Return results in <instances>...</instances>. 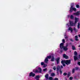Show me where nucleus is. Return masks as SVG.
Instances as JSON below:
<instances>
[{
	"label": "nucleus",
	"mask_w": 80,
	"mask_h": 80,
	"mask_svg": "<svg viewBox=\"0 0 80 80\" xmlns=\"http://www.w3.org/2000/svg\"><path fill=\"white\" fill-rule=\"evenodd\" d=\"M62 42H63V43H65V39H63L62 40Z\"/></svg>",
	"instance_id": "nucleus-37"
},
{
	"label": "nucleus",
	"mask_w": 80,
	"mask_h": 80,
	"mask_svg": "<svg viewBox=\"0 0 80 80\" xmlns=\"http://www.w3.org/2000/svg\"><path fill=\"white\" fill-rule=\"evenodd\" d=\"M77 8H79L80 7V6L78 4L76 5Z\"/></svg>",
	"instance_id": "nucleus-36"
},
{
	"label": "nucleus",
	"mask_w": 80,
	"mask_h": 80,
	"mask_svg": "<svg viewBox=\"0 0 80 80\" xmlns=\"http://www.w3.org/2000/svg\"><path fill=\"white\" fill-rule=\"evenodd\" d=\"M76 70H79V68L78 67H76L75 68Z\"/></svg>",
	"instance_id": "nucleus-29"
},
{
	"label": "nucleus",
	"mask_w": 80,
	"mask_h": 80,
	"mask_svg": "<svg viewBox=\"0 0 80 80\" xmlns=\"http://www.w3.org/2000/svg\"><path fill=\"white\" fill-rule=\"evenodd\" d=\"M72 50H75V47L74 46H72Z\"/></svg>",
	"instance_id": "nucleus-32"
},
{
	"label": "nucleus",
	"mask_w": 80,
	"mask_h": 80,
	"mask_svg": "<svg viewBox=\"0 0 80 80\" xmlns=\"http://www.w3.org/2000/svg\"><path fill=\"white\" fill-rule=\"evenodd\" d=\"M69 17V16H68V17Z\"/></svg>",
	"instance_id": "nucleus-51"
},
{
	"label": "nucleus",
	"mask_w": 80,
	"mask_h": 80,
	"mask_svg": "<svg viewBox=\"0 0 80 80\" xmlns=\"http://www.w3.org/2000/svg\"><path fill=\"white\" fill-rule=\"evenodd\" d=\"M60 70H61V69L60 68V66L58 65L57 66V72L58 73V72H59Z\"/></svg>",
	"instance_id": "nucleus-5"
},
{
	"label": "nucleus",
	"mask_w": 80,
	"mask_h": 80,
	"mask_svg": "<svg viewBox=\"0 0 80 80\" xmlns=\"http://www.w3.org/2000/svg\"><path fill=\"white\" fill-rule=\"evenodd\" d=\"M44 62L45 63H48V59L47 58H46L45 59Z\"/></svg>",
	"instance_id": "nucleus-13"
},
{
	"label": "nucleus",
	"mask_w": 80,
	"mask_h": 80,
	"mask_svg": "<svg viewBox=\"0 0 80 80\" xmlns=\"http://www.w3.org/2000/svg\"><path fill=\"white\" fill-rule=\"evenodd\" d=\"M43 70V72H47V68L44 69Z\"/></svg>",
	"instance_id": "nucleus-21"
},
{
	"label": "nucleus",
	"mask_w": 80,
	"mask_h": 80,
	"mask_svg": "<svg viewBox=\"0 0 80 80\" xmlns=\"http://www.w3.org/2000/svg\"><path fill=\"white\" fill-rule=\"evenodd\" d=\"M55 60V58H54V57H53V56L52 57V59H51V61L52 62H53V61H54Z\"/></svg>",
	"instance_id": "nucleus-17"
},
{
	"label": "nucleus",
	"mask_w": 80,
	"mask_h": 80,
	"mask_svg": "<svg viewBox=\"0 0 80 80\" xmlns=\"http://www.w3.org/2000/svg\"><path fill=\"white\" fill-rule=\"evenodd\" d=\"M70 18L71 19H73V15H71L70 17Z\"/></svg>",
	"instance_id": "nucleus-30"
},
{
	"label": "nucleus",
	"mask_w": 80,
	"mask_h": 80,
	"mask_svg": "<svg viewBox=\"0 0 80 80\" xmlns=\"http://www.w3.org/2000/svg\"><path fill=\"white\" fill-rule=\"evenodd\" d=\"M65 62H66V60H62L61 61V63H62V64H63V63H65Z\"/></svg>",
	"instance_id": "nucleus-25"
},
{
	"label": "nucleus",
	"mask_w": 80,
	"mask_h": 80,
	"mask_svg": "<svg viewBox=\"0 0 80 80\" xmlns=\"http://www.w3.org/2000/svg\"><path fill=\"white\" fill-rule=\"evenodd\" d=\"M60 58H58L56 59V60L57 61L58 64L59 63V61H60Z\"/></svg>",
	"instance_id": "nucleus-11"
},
{
	"label": "nucleus",
	"mask_w": 80,
	"mask_h": 80,
	"mask_svg": "<svg viewBox=\"0 0 80 80\" xmlns=\"http://www.w3.org/2000/svg\"><path fill=\"white\" fill-rule=\"evenodd\" d=\"M75 40L76 41H78V36H76L75 37Z\"/></svg>",
	"instance_id": "nucleus-14"
},
{
	"label": "nucleus",
	"mask_w": 80,
	"mask_h": 80,
	"mask_svg": "<svg viewBox=\"0 0 80 80\" xmlns=\"http://www.w3.org/2000/svg\"><path fill=\"white\" fill-rule=\"evenodd\" d=\"M70 40L71 41V42H73V40L72 39H70Z\"/></svg>",
	"instance_id": "nucleus-46"
},
{
	"label": "nucleus",
	"mask_w": 80,
	"mask_h": 80,
	"mask_svg": "<svg viewBox=\"0 0 80 80\" xmlns=\"http://www.w3.org/2000/svg\"><path fill=\"white\" fill-rule=\"evenodd\" d=\"M73 30H74V31H75V32H78V30L76 29V28H75L74 27L73 28Z\"/></svg>",
	"instance_id": "nucleus-19"
},
{
	"label": "nucleus",
	"mask_w": 80,
	"mask_h": 80,
	"mask_svg": "<svg viewBox=\"0 0 80 80\" xmlns=\"http://www.w3.org/2000/svg\"><path fill=\"white\" fill-rule=\"evenodd\" d=\"M60 68L61 69V68H63V66L61 65Z\"/></svg>",
	"instance_id": "nucleus-40"
},
{
	"label": "nucleus",
	"mask_w": 80,
	"mask_h": 80,
	"mask_svg": "<svg viewBox=\"0 0 80 80\" xmlns=\"http://www.w3.org/2000/svg\"><path fill=\"white\" fill-rule=\"evenodd\" d=\"M76 8H73L72 6H71L69 11L70 12H73V10L74 12H76Z\"/></svg>",
	"instance_id": "nucleus-3"
},
{
	"label": "nucleus",
	"mask_w": 80,
	"mask_h": 80,
	"mask_svg": "<svg viewBox=\"0 0 80 80\" xmlns=\"http://www.w3.org/2000/svg\"><path fill=\"white\" fill-rule=\"evenodd\" d=\"M45 64L44 62H41V65H44Z\"/></svg>",
	"instance_id": "nucleus-33"
},
{
	"label": "nucleus",
	"mask_w": 80,
	"mask_h": 80,
	"mask_svg": "<svg viewBox=\"0 0 80 80\" xmlns=\"http://www.w3.org/2000/svg\"><path fill=\"white\" fill-rule=\"evenodd\" d=\"M51 57H52L50 56H47V58H48L49 59H50V58H51Z\"/></svg>",
	"instance_id": "nucleus-28"
},
{
	"label": "nucleus",
	"mask_w": 80,
	"mask_h": 80,
	"mask_svg": "<svg viewBox=\"0 0 80 80\" xmlns=\"http://www.w3.org/2000/svg\"><path fill=\"white\" fill-rule=\"evenodd\" d=\"M75 69H73L72 70V73H75Z\"/></svg>",
	"instance_id": "nucleus-27"
},
{
	"label": "nucleus",
	"mask_w": 80,
	"mask_h": 80,
	"mask_svg": "<svg viewBox=\"0 0 80 80\" xmlns=\"http://www.w3.org/2000/svg\"><path fill=\"white\" fill-rule=\"evenodd\" d=\"M68 30H70L71 33H72L73 32V29L71 27H69L68 28Z\"/></svg>",
	"instance_id": "nucleus-12"
},
{
	"label": "nucleus",
	"mask_w": 80,
	"mask_h": 80,
	"mask_svg": "<svg viewBox=\"0 0 80 80\" xmlns=\"http://www.w3.org/2000/svg\"><path fill=\"white\" fill-rule=\"evenodd\" d=\"M38 69L39 70V73H41L42 72V69L41 68H38Z\"/></svg>",
	"instance_id": "nucleus-20"
},
{
	"label": "nucleus",
	"mask_w": 80,
	"mask_h": 80,
	"mask_svg": "<svg viewBox=\"0 0 80 80\" xmlns=\"http://www.w3.org/2000/svg\"><path fill=\"white\" fill-rule=\"evenodd\" d=\"M74 55L75 56H74V59L75 61H76L77 60H78V57L77 56V55H78L77 52L75 51L74 52Z\"/></svg>",
	"instance_id": "nucleus-2"
},
{
	"label": "nucleus",
	"mask_w": 80,
	"mask_h": 80,
	"mask_svg": "<svg viewBox=\"0 0 80 80\" xmlns=\"http://www.w3.org/2000/svg\"><path fill=\"white\" fill-rule=\"evenodd\" d=\"M64 37H65V39H68V37L67 36L66 34H65Z\"/></svg>",
	"instance_id": "nucleus-22"
},
{
	"label": "nucleus",
	"mask_w": 80,
	"mask_h": 80,
	"mask_svg": "<svg viewBox=\"0 0 80 80\" xmlns=\"http://www.w3.org/2000/svg\"><path fill=\"white\" fill-rule=\"evenodd\" d=\"M35 74L34 73H33L32 72H31L29 74V77H35Z\"/></svg>",
	"instance_id": "nucleus-6"
},
{
	"label": "nucleus",
	"mask_w": 80,
	"mask_h": 80,
	"mask_svg": "<svg viewBox=\"0 0 80 80\" xmlns=\"http://www.w3.org/2000/svg\"><path fill=\"white\" fill-rule=\"evenodd\" d=\"M78 64L79 65H80V62H78Z\"/></svg>",
	"instance_id": "nucleus-44"
},
{
	"label": "nucleus",
	"mask_w": 80,
	"mask_h": 80,
	"mask_svg": "<svg viewBox=\"0 0 80 80\" xmlns=\"http://www.w3.org/2000/svg\"><path fill=\"white\" fill-rule=\"evenodd\" d=\"M47 66V64H44L43 66V68H45V67H46Z\"/></svg>",
	"instance_id": "nucleus-34"
},
{
	"label": "nucleus",
	"mask_w": 80,
	"mask_h": 80,
	"mask_svg": "<svg viewBox=\"0 0 80 80\" xmlns=\"http://www.w3.org/2000/svg\"><path fill=\"white\" fill-rule=\"evenodd\" d=\"M54 80H58V78H54Z\"/></svg>",
	"instance_id": "nucleus-39"
},
{
	"label": "nucleus",
	"mask_w": 80,
	"mask_h": 80,
	"mask_svg": "<svg viewBox=\"0 0 80 80\" xmlns=\"http://www.w3.org/2000/svg\"><path fill=\"white\" fill-rule=\"evenodd\" d=\"M80 23H78V28L79 29V28H80Z\"/></svg>",
	"instance_id": "nucleus-23"
},
{
	"label": "nucleus",
	"mask_w": 80,
	"mask_h": 80,
	"mask_svg": "<svg viewBox=\"0 0 80 80\" xmlns=\"http://www.w3.org/2000/svg\"><path fill=\"white\" fill-rule=\"evenodd\" d=\"M62 65L64 67H65V64H64V63L62 64Z\"/></svg>",
	"instance_id": "nucleus-45"
},
{
	"label": "nucleus",
	"mask_w": 80,
	"mask_h": 80,
	"mask_svg": "<svg viewBox=\"0 0 80 80\" xmlns=\"http://www.w3.org/2000/svg\"><path fill=\"white\" fill-rule=\"evenodd\" d=\"M53 69L54 70H56V69H57V67L56 66H54L53 68Z\"/></svg>",
	"instance_id": "nucleus-24"
},
{
	"label": "nucleus",
	"mask_w": 80,
	"mask_h": 80,
	"mask_svg": "<svg viewBox=\"0 0 80 80\" xmlns=\"http://www.w3.org/2000/svg\"><path fill=\"white\" fill-rule=\"evenodd\" d=\"M63 45H64V43H61L60 45V48L61 49H62V48H63V47H64V46H63Z\"/></svg>",
	"instance_id": "nucleus-7"
},
{
	"label": "nucleus",
	"mask_w": 80,
	"mask_h": 80,
	"mask_svg": "<svg viewBox=\"0 0 80 80\" xmlns=\"http://www.w3.org/2000/svg\"><path fill=\"white\" fill-rule=\"evenodd\" d=\"M68 46V45L66 46V47L64 46L63 48V49L64 50V51H67V50H68V48H67V47Z\"/></svg>",
	"instance_id": "nucleus-9"
},
{
	"label": "nucleus",
	"mask_w": 80,
	"mask_h": 80,
	"mask_svg": "<svg viewBox=\"0 0 80 80\" xmlns=\"http://www.w3.org/2000/svg\"><path fill=\"white\" fill-rule=\"evenodd\" d=\"M74 15L78 16L80 15V11H78L77 12L73 13Z\"/></svg>",
	"instance_id": "nucleus-8"
},
{
	"label": "nucleus",
	"mask_w": 80,
	"mask_h": 80,
	"mask_svg": "<svg viewBox=\"0 0 80 80\" xmlns=\"http://www.w3.org/2000/svg\"><path fill=\"white\" fill-rule=\"evenodd\" d=\"M63 58H66V59H68V57L67 56V55H66L65 54H64L63 55Z\"/></svg>",
	"instance_id": "nucleus-10"
},
{
	"label": "nucleus",
	"mask_w": 80,
	"mask_h": 80,
	"mask_svg": "<svg viewBox=\"0 0 80 80\" xmlns=\"http://www.w3.org/2000/svg\"><path fill=\"white\" fill-rule=\"evenodd\" d=\"M52 79H53V78L52 77H49V80H52Z\"/></svg>",
	"instance_id": "nucleus-31"
},
{
	"label": "nucleus",
	"mask_w": 80,
	"mask_h": 80,
	"mask_svg": "<svg viewBox=\"0 0 80 80\" xmlns=\"http://www.w3.org/2000/svg\"><path fill=\"white\" fill-rule=\"evenodd\" d=\"M37 80H39V79H37Z\"/></svg>",
	"instance_id": "nucleus-50"
},
{
	"label": "nucleus",
	"mask_w": 80,
	"mask_h": 80,
	"mask_svg": "<svg viewBox=\"0 0 80 80\" xmlns=\"http://www.w3.org/2000/svg\"><path fill=\"white\" fill-rule=\"evenodd\" d=\"M78 21H79V18H75V23H73V22L72 21L70 22V26H75V25L77 23V22H78Z\"/></svg>",
	"instance_id": "nucleus-1"
},
{
	"label": "nucleus",
	"mask_w": 80,
	"mask_h": 80,
	"mask_svg": "<svg viewBox=\"0 0 80 80\" xmlns=\"http://www.w3.org/2000/svg\"><path fill=\"white\" fill-rule=\"evenodd\" d=\"M40 78V76L39 75H37L36 76V77L35 78V79H39V78Z\"/></svg>",
	"instance_id": "nucleus-16"
},
{
	"label": "nucleus",
	"mask_w": 80,
	"mask_h": 80,
	"mask_svg": "<svg viewBox=\"0 0 80 80\" xmlns=\"http://www.w3.org/2000/svg\"><path fill=\"white\" fill-rule=\"evenodd\" d=\"M69 79H70V80H72V79H73V77H70L69 78Z\"/></svg>",
	"instance_id": "nucleus-38"
},
{
	"label": "nucleus",
	"mask_w": 80,
	"mask_h": 80,
	"mask_svg": "<svg viewBox=\"0 0 80 80\" xmlns=\"http://www.w3.org/2000/svg\"><path fill=\"white\" fill-rule=\"evenodd\" d=\"M71 61L70 60H66L65 61V63L66 65H68L70 64Z\"/></svg>",
	"instance_id": "nucleus-4"
},
{
	"label": "nucleus",
	"mask_w": 80,
	"mask_h": 80,
	"mask_svg": "<svg viewBox=\"0 0 80 80\" xmlns=\"http://www.w3.org/2000/svg\"><path fill=\"white\" fill-rule=\"evenodd\" d=\"M33 71L35 72V73H39V71L37 70H36L35 71L34 70H33Z\"/></svg>",
	"instance_id": "nucleus-26"
},
{
	"label": "nucleus",
	"mask_w": 80,
	"mask_h": 80,
	"mask_svg": "<svg viewBox=\"0 0 80 80\" xmlns=\"http://www.w3.org/2000/svg\"><path fill=\"white\" fill-rule=\"evenodd\" d=\"M45 78L46 79L48 78V74H47L46 75H45Z\"/></svg>",
	"instance_id": "nucleus-18"
},
{
	"label": "nucleus",
	"mask_w": 80,
	"mask_h": 80,
	"mask_svg": "<svg viewBox=\"0 0 80 80\" xmlns=\"http://www.w3.org/2000/svg\"><path fill=\"white\" fill-rule=\"evenodd\" d=\"M52 72V70L51 69H50L49 71V73H51Z\"/></svg>",
	"instance_id": "nucleus-42"
},
{
	"label": "nucleus",
	"mask_w": 80,
	"mask_h": 80,
	"mask_svg": "<svg viewBox=\"0 0 80 80\" xmlns=\"http://www.w3.org/2000/svg\"><path fill=\"white\" fill-rule=\"evenodd\" d=\"M68 39H67V40L68 41Z\"/></svg>",
	"instance_id": "nucleus-49"
},
{
	"label": "nucleus",
	"mask_w": 80,
	"mask_h": 80,
	"mask_svg": "<svg viewBox=\"0 0 80 80\" xmlns=\"http://www.w3.org/2000/svg\"><path fill=\"white\" fill-rule=\"evenodd\" d=\"M69 23H68L67 24V25L68 26V27H69Z\"/></svg>",
	"instance_id": "nucleus-43"
},
{
	"label": "nucleus",
	"mask_w": 80,
	"mask_h": 80,
	"mask_svg": "<svg viewBox=\"0 0 80 80\" xmlns=\"http://www.w3.org/2000/svg\"><path fill=\"white\" fill-rule=\"evenodd\" d=\"M78 36L79 37H80V34H79V35H78Z\"/></svg>",
	"instance_id": "nucleus-48"
},
{
	"label": "nucleus",
	"mask_w": 80,
	"mask_h": 80,
	"mask_svg": "<svg viewBox=\"0 0 80 80\" xmlns=\"http://www.w3.org/2000/svg\"><path fill=\"white\" fill-rule=\"evenodd\" d=\"M70 75V74H68V77H69V76Z\"/></svg>",
	"instance_id": "nucleus-47"
},
{
	"label": "nucleus",
	"mask_w": 80,
	"mask_h": 80,
	"mask_svg": "<svg viewBox=\"0 0 80 80\" xmlns=\"http://www.w3.org/2000/svg\"><path fill=\"white\" fill-rule=\"evenodd\" d=\"M59 71H60V72L61 74H62V70L60 69Z\"/></svg>",
	"instance_id": "nucleus-41"
},
{
	"label": "nucleus",
	"mask_w": 80,
	"mask_h": 80,
	"mask_svg": "<svg viewBox=\"0 0 80 80\" xmlns=\"http://www.w3.org/2000/svg\"><path fill=\"white\" fill-rule=\"evenodd\" d=\"M63 75H64V76H66V75H67V73L65 72L63 73Z\"/></svg>",
	"instance_id": "nucleus-35"
},
{
	"label": "nucleus",
	"mask_w": 80,
	"mask_h": 80,
	"mask_svg": "<svg viewBox=\"0 0 80 80\" xmlns=\"http://www.w3.org/2000/svg\"><path fill=\"white\" fill-rule=\"evenodd\" d=\"M51 77H55V74L54 73H52L51 74Z\"/></svg>",
	"instance_id": "nucleus-15"
}]
</instances>
